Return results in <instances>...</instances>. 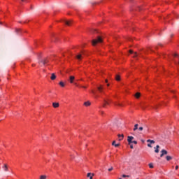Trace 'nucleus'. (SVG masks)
Masks as SVG:
<instances>
[{
    "label": "nucleus",
    "instance_id": "1",
    "mask_svg": "<svg viewBox=\"0 0 179 179\" xmlns=\"http://www.w3.org/2000/svg\"><path fill=\"white\" fill-rule=\"evenodd\" d=\"M50 61H55V62H57L58 61H61V57L57 56L44 57L40 60L39 64H42L43 66H48Z\"/></svg>",
    "mask_w": 179,
    "mask_h": 179
},
{
    "label": "nucleus",
    "instance_id": "2",
    "mask_svg": "<svg viewBox=\"0 0 179 179\" xmlns=\"http://www.w3.org/2000/svg\"><path fill=\"white\" fill-rule=\"evenodd\" d=\"M98 43H103V38H101L100 36H98L96 39H93L92 41V44L94 46L98 44Z\"/></svg>",
    "mask_w": 179,
    "mask_h": 179
},
{
    "label": "nucleus",
    "instance_id": "3",
    "mask_svg": "<svg viewBox=\"0 0 179 179\" xmlns=\"http://www.w3.org/2000/svg\"><path fill=\"white\" fill-rule=\"evenodd\" d=\"M147 143H150L149 144H148V147H149L150 148H152V146L151 145L152 144H155V141L151 140V139H148L147 140Z\"/></svg>",
    "mask_w": 179,
    "mask_h": 179
},
{
    "label": "nucleus",
    "instance_id": "4",
    "mask_svg": "<svg viewBox=\"0 0 179 179\" xmlns=\"http://www.w3.org/2000/svg\"><path fill=\"white\" fill-rule=\"evenodd\" d=\"M168 155V152L163 149L162 150H161V155H160V157L162 158L164 157V155Z\"/></svg>",
    "mask_w": 179,
    "mask_h": 179
},
{
    "label": "nucleus",
    "instance_id": "5",
    "mask_svg": "<svg viewBox=\"0 0 179 179\" xmlns=\"http://www.w3.org/2000/svg\"><path fill=\"white\" fill-rule=\"evenodd\" d=\"M173 57H174L175 58H178V62H177V61H176V60H173V61H174L175 64H178V65H179V55H178V54L175 53V54L173 55Z\"/></svg>",
    "mask_w": 179,
    "mask_h": 179
},
{
    "label": "nucleus",
    "instance_id": "6",
    "mask_svg": "<svg viewBox=\"0 0 179 179\" xmlns=\"http://www.w3.org/2000/svg\"><path fill=\"white\" fill-rule=\"evenodd\" d=\"M64 23L66 26H71L72 24V20H64Z\"/></svg>",
    "mask_w": 179,
    "mask_h": 179
},
{
    "label": "nucleus",
    "instance_id": "7",
    "mask_svg": "<svg viewBox=\"0 0 179 179\" xmlns=\"http://www.w3.org/2000/svg\"><path fill=\"white\" fill-rule=\"evenodd\" d=\"M133 139H134L133 136H129L127 137V141H128V143H129V145H130V143H131V141H133Z\"/></svg>",
    "mask_w": 179,
    "mask_h": 179
},
{
    "label": "nucleus",
    "instance_id": "8",
    "mask_svg": "<svg viewBox=\"0 0 179 179\" xmlns=\"http://www.w3.org/2000/svg\"><path fill=\"white\" fill-rule=\"evenodd\" d=\"M117 136L119 138V141H122V139H124V134H118Z\"/></svg>",
    "mask_w": 179,
    "mask_h": 179
},
{
    "label": "nucleus",
    "instance_id": "9",
    "mask_svg": "<svg viewBox=\"0 0 179 179\" xmlns=\"http://www.w3.org/2000/svg\"><path fill=\"white\" fill-rule=\"evenodd\" d=\"M159 148H160L159 145H157L155 147V153H159Z\"/></svg>",
    "mask_w": 179,
    "mask_h": 179
},
{
    "label": "nucleus",
    "instance_id": "10",
    "mask_svg": "<svg viewBox=\"0 0 179 179\" xmlns=\"http://www.w3.org/2000/svg\"><path fill=\"white\" fill-rule=\"evenodd\" d=\"M76 58H77L78 59V61H80L82 59V55L79 54V55H76Z\"/></svg>",
    "mask_w": 179,
    "mask_h": 179
},
{
    "label": "nucleus",
    "instance_id": "11",
    "mask_svg": "<svg viewBox=\"0 0 179 179\" xmlns=\"http://www.w3.org/2000/svg\"><path fill=\"white\" fill-rule=\"evenodd\" d=\"M134 97L139 99L141 97V93L137 92V93L134 94Z\"/></svg>",
    "mask_w": 179,
    "mask_h": 179
},
{
    "label": "nucleus",
    "instance_id": "12",
    "mask_svg": "<svg viewBox=\"0 0 179 179\" xmlns=\"http://www.w3.org/2000/svg\"><path fill=\"white\" fill-rule=\"evenodd\" d=\"M52 106L55 108H59V103H52Z\"/></svg>",
    "mask_w": 179,
    "mask_h": 179
},
{
    "label": "nucleus",
    "instance_id": "13",
    "mask_svg": "<svg viewBox=\"0 0 179 179\" xmlns=\"http://www.w3.org/2000/svg\"><path fill=\"white\" fill-rule=\"evenodd\" d=\"M55 78H56L55 74V73L51 74V77H50L51 80H55Z\"/></svg>",
    "mask_w": 179,
    "mask_h": 179
},
{
    "label": "nucleus",
    "instance_id": "14",
    "mask_svg": "<svg viewBox=\"0 0 179 179\" xmlns=\"http://www.w3.org/2000/svg\"><path fill=\"white\" fill-rule=\"evenodd\" d=\"M104 88L102 85H99V87H97V90H103Z\"/></svg>",
    "mask_w": 179,
    "mask_h": 179
},
{
    "label": "nucleus",
    "instance_id": "15",
    "mask_svg": "<svg viewBox=\"0 0 179 179\" xmlns=\"http://www.w3.org/2000/svg\"><path fill=\"white\" fill-rule=\"evenodd\" d=\"M73 80H74V76H70V83H73Z\"/></svg>",
    "mask_w": 179,
    "mask_h": 179
},
{
    "label": "nucleus",
    "instance_id": "16",
    "mask_svg": "<svg viewBox=\"0 0 179 179\" xmlns=\"http://www.w3.org/2000/svg\"><path fill=\"white\" fill-rule=\"evenodd\" d=\"M165 159H166V161L169 162V161L172 160V157L171 156H166V157H165Z\"/></svg>",
    "mask_w": 179,
    "mask_h": 179
},
{
    "label": "nucleus",
    "instance_id": "17",
    "mask_svg": "<svg viewBox=\"0 0 179 179\" xmlns=\"http://www.w3.org/2000/svg\"><path fill=\"white\" fill-rule=\"evenodd\" d=\"M84 106H91V103L90 101H86L85 103H84Z\"/></svg>",
    "mask_w": 179,
    "mask_h": 179
},
{
    "label": "nucleus",
    "instance_id": "18",
    "mask_svg": "<svg viewBox=\"0 0 179 179\" xmlns=\"http://www.w3.org/2000/svg\"><path fill=\"white\" fill-rule=\"evenodd\" d=\"M112 145H114L115 147L117 148L120 146V144H115V141H114L112 143Z\"/></svg>",
    "mask_w": 179,
    "mask_h": 179
},
{
    "label": "nucleus",
    "instance_id": "19",
    "mask_svg": "<svg viewBox=\"0 0 179 179\" xmlns=\"http://www.w3.org/2000/svg\"><path fill=\"white\" fill-rule=\"evenodd\" d=\"M3 169H4L5 171H8V168L7 167L6 164H4V166H3Z\"/></svg>",
    "mask_w": 179,
    "mask_h": 179
},
{
    "label": "nucleus",
    "instance_id": "20",
    "mask_svg": "<svg viewBox=\"0 0 179 179\" xmlns=\"http://www.w3.org/2000/svg\"><path fill=\"white\" fill-rule=\"evenodd\" d=\"M40 179H47V176L45 175H42L40 176Z\"/></svg>",
    "mask_w": 179,
    "mask_h": 179
},
{
    "label": "nucleus",
    "instance_id": "21",
    "mask_svg": "<svg viewBox=\"0 0 179 179\" xmlns=\"http://www.w3.org/2000/svg\"><path fill=\"white\" fill-rule=\"evenodd\" d=\"M115 80H116L117 81H120V77L119 75H117V76H116Z\"/></svg>",
    "mask_w": 179,
    "mask_h": 179
},
{
    "label": "nucleus",
    "instance_id": "22",
    "mask_svg": "<svg viewBox=\"0 0 179 179\" xmlns=\"http://www.w3.org/2000/svg\"><path fill=\"white\" fill-rule=\"evenodd\" d=\"M104 103H103V108H105V106L108 105V101H107L106 100L103 101Z\"/></svg>",
    "mask_w": 179,
    "mask_h": 179
},
{
    "label": "nucleus",
    "instance_id": "23",
    "mask_svg": "<svg viewBox=\"0 0 179 179\" xmlns=\"http://www.w3.org/2000/svg\"><path fill=\"white\" fill-rule=\"evenodd\" d=\"M133 58H138V52H135Z\"/></svg>",
    "mask_w": 179,
    "mask_h": 179
},
{
    "label": "nucleus",
    "instance_id": "24",
    "mask_svg": "<svg viewBox=\"0 0 179 179\" xmlns=\"http://www.w3.org/2000/svg\"><path fill=\"white\" fill-rule=\"evenodd\" d=\"M59 85L61 87H64V82H60V83H59Z\"/></svg>",
    "mask_w": 179,
    "mask_h": 179
},
{
    "label": "nucleus",
    "instance_id": "25",
    "mask_svg": "<svg viewBox=\"0 0 179 179\" xmlns=\"http://www.w3.org/2000/svg\"><path fill=\"white\" fill-rule=\"evenodd\" d=\"M149 168L150 169H153V164H149Z\"/></svg>",
    "mask_w": 179,
    "mask_h": 179
},
{
    "label": "nucleus",
    "instance_id": "26",
    "mask_svg": "<svg viewBox=\"0 0 179 179\" xmlns=\"http://www.w3.org/2000/svg\"><path fill=\"white\" fill-rule=\"evenodd\" d=\"M129 54H134L135 53V52H134V50H129Z\"/></svg>",
    "mask_w": 179,
    "mask_h": 179
},
{
    "label": "nucleus",
    "instance_id": "27",
    "mask_svg": "<svg viewBox=\"0 0 179 179\" xmlns=\"http://www.w3.org/2000/svg\"><path fill=\"white\" fill-rule=\"evenodd\" d=\"M131 143H134V145H137V141H131Z\"/></svg>",
    "mask_w": 179,
    "mask_h": 179
},
{
    "label": "nucleus",
    "instance_id": "28",
    "mask_svg": "<svg viewBox=\"0 0 179 179\" xmlns=\"http://www.w3.org/2000/svg\"><path fill=\"white\" fill-rule=\"evenodd\" d=\"M140 131H142L143 130V127H139V129H138Z\"/></svg>",
    "mask_w": 179,
    "mask_h": 179
},
{
    "label": "nucleus",
    "instance_id": "29",
    "mask_svg": "<svg viewBox=\"0 0 179 179\" xmlns=\"http://www.w3.org/2000/svg\"><path fill=\"white\" fill-rule=\"evenodd\" d=\"M91 175H92L91 173H87V178H91V177H92Z\"/></svg>",
    "mask_w": 179,
    "mask_h": 179
},
{
    "label": "nucleus",
    "instance_id": "30",
    "mask_svg": "<svg viewBox=\"0 0 179 179\" xmlns=\"http://www.w3.org/2000/svg\"><path fill=\"white\" fill-rule=\"evenodd\" d=\"M138 129V127H134V131H136Z\"/></svg>",
    "mask_w": 179,
    "mask_h": 179
},
{
    "label": "nucleus",
    "instance_id": "31",
    "mask_svg": "<svg viewBox=\"0 0 179 179\" xmlns=\"http://www.w3.org/2000/svg\"><path fill=\"white\" fill-rule=\"evenodd\" d=\"M113 167H110V168L108 169V171L110 172V171H113Z\"/></svg>",
    "mask_w": 179,
    "mask_h": 179
},
{
    "label": "nucleus",
    "instance_id": "32",
    "mask_svg": "<svg viewBox=\"0 0 179 179\" xmlns=\"http://www.w3.org/2000/svg\"><path fill=\"white\" fill-rule=\"evenodd\" d=\"M129 176L127 175H122V178H129Z\"/></svg>",
    "mask_w": 179,
    "mask_h": 179
},
{
    "label": "nucleus",
    "instance_id": "33",
    "mask_svg": "<svg viewBox=\"0 0 179 179\" xmlns=\"http://www.w3.org/2000/svg\"><path fill=\"white\" fill-rule=\"evenodd\" d=\"M147 48H148V50H150V51H152V52H153V50H152V48H151V47H148Z\"/></svg>",
    "mask_w": 179,
    "mask_h": 179
},
{
    "label": "nucleus",
    "instance_id": "34",
    "mask_svg": "<svg viewBox=\"0 0 179 179\" xmlns=\"http://www.w3.org/2000/svg\"><path fill=\"white\" fill-rule=\"evenodd\" d=\"M179 169V166H176V170H178Z\"/></svg>",
    "mask_w": 179,
    "mask_h": 179
},
{
    "label": "nucleus",
    "instance_id": "35",
    "mask_svg": "<svg viewBox=\"0 0 179 179\" xmlns=\"http://www.w3.org/2000/svg\"><path fill=\"white\" fill-rule=\"evenodd\" d=\"M22 2H27V0H21Z\"/></svg>",
    "mask_w": 179,
    "mask_h": 179
},
{
    "label": "nucleus",
    "instance_id": "36",
    "mask_svg": "<svg viewBox=\"0 0 179 179\" xmlns=\"http://www.w3.org/2000/svg\"><path fill=\"white\" fill-rule=\"evenodd\" d=\"M92 93L93 94H95L94 90H92Z\"/></svg>",
    "mask_w": 179,
    "mask_h": 179
},
{
    "label": "nucleus",
    "instance_id": "37",
    "mask_svg": "<svg viewBox=\"0 0 179 179\" xmlns=\"http://www.w3.org/2000/svg\"><path fill=\"white\" fill-rule=\"evenodd\" d=\"M133 148H134L133 145H130V149H133Z\"/></svg>",
    "mask_w": 179,
    "mask_h": 179
},
{
    "label": "nucleus",
    "instance_id": "38",
    "mask_svg": "<svg viewBox=\"0 0 179 179\" xmlns=\"http://www.w3.org/2000/svg\"><path fill=\"white\" fill-rule=\"evenodd\" d=\"M81 87H82V88H84V89H86V88H87L86 86H82Z\"/></svg>",
    "mask_w": 179,
    "mask_h": 179
},
{
    "label": "nucleus",
    "instance_id": "39",
    "mask_svg": "<svg viewBox=\"0 0 179 179\" xmlns=\"http://www.w3.org/2000/svg\"><path fill=\"white\" fill-rule=\"evenodd\" d=\"M134 127H138V124H134Z\"/></svg>",
    "mask_w": 179,
    "mask_h": 179
},
{
    "label": "nucleus",
    "instance_id": "40",
    "mask_svg": "<svg viewBox=\"0 0 179 179\" xmlns=\"http://www.w3.org/2000/svg\"><path fill=\"white\" fill-rule=\"evenodd\" d=\"M141 142H142L143 143H145V140H141Z\"/></svg>",
    "mask_w": 179,
    "mask_h": 179
},
{
    "label": "nucleus",
    "instance_id": "41",
    "mask_svg": "<svg viewBox=\"0 0 179 179\" xmlns=\"http://www.w3.org/2000/svg\"><path fill=\"white\" fill-rule=\"evenodd\" d=\"M99 93H102L103 90H99Z\"/></svg>",
    "mask_w": 179,
    "mask_h": 179
},
{
    "label": "nucleus",
    "instance_id": "42",
    "mask_svg": "<svg viewBox=\"0 0 179 179\" xmlns=\"http://www.w3.org/2000/svg\"><path fill=\"white\" fill-rule=\"evenodd\" d=\"M117 106H122V104L121 103H118Z\"/></svg>",
    "mask_w": 179,
    "mask_h": 179
},
{
    "label": "nucleus",
    "instance_id": "43",
    "mask_svg": "<svg viewBox=\"0 0 179 179\" xmlns=\"http://www.w3.org/2000/svg\"><path fill=\"white\" fill-rule=\"evenodd\" d=\"M92 33H96V30H93V31H92Z\"/></svg>",
    "mask_w": 179,
    "mask_h": 179
},
{
    "label": "nucleus",
    "instance_id": "44",
    "mask_svg": "<svg viewBox=\"0 0 179 179\" xmlns=\"http://www.w3.org/2000/svg\"><path fill=\"white\" fill-rule=\"evenodd\" d=\"M88 178H90V179H93L92 176H91V177H88Z\"/></svg>",
    "mask_w": 179,
    "mask_h": 179
},
{
    "label": "nucleus",
    "instance_id": "45",
    "mask_svg": "<svg viewBox=\"0 0 179 179\" xmlns=\"http://www.w3.org/2000/svg\"><path fill=\"white\" fill-rule=\"evenodd\" d=\"M108 82V81L107 80H105V83H107Z\"/></svg>",
    "mask_w": 179,
    "mask_h": 179
},
{
    "label": "nucleus",
    "instance_id": "46",
    "mask_svg": "<svg viewBox=\"0 0 179 179\" xmlns=\"http://www.w3.org/2000/svg\"><path fill=\"white\" fill-rule=\"evenodd\" d=\"M107 87H110V84H107Z\"/></svg>",
    "mask_w": 179,
    "mask_h": 179
},
{
    "label": "nucleus",
    "instance_id": "47",
    "mask_svg": "<svg viewBox=\"0 0 179 179\" xmlns=\"http://www.w3.org/2000/svg\"><path fill=\"white\" fill-rule=\"evenodd\" d=\"M66 73H69V71H66Z\"/></svg>",
    "mask_w": 179,
    "mask_h": 179
},
{
    "label": "nucleus",
    "instance_id": "48",
    "mask_svg": "<svg viewBox=\"0 0 179 179\" xmlns=\"http://www.w3.org/2000/svg\"><path fill=\"white\" fill-rule=\"evenodd\" d=\"M119 179H122V178H119Z\"/></svg>",
    "mask_w": 179,
    "mask_h": 179
}]
</instances>
